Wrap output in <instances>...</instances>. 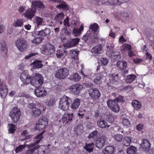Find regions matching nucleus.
<instances>
[{"label": "nucleus", "instance_id": "nucleus-1", "mask_svg": "<svg viewBox=\"0 0 154 154\" xmlns=\"http://www.w3.org/2000/svg\"><path fill=\"white\" fill-rule=\"evenodd\" d=\"M20 79L24 84L27 85L30 83L34 86L36 88L34 90L35 94L37 97H38V93L36 91L38 89V73H36L34 76L32 78L29 75L28 71L25 70L21 74Z\"/></svg>", "mask_w": 154, "mask_h": 154}, {"label": "nucleus", "instance_id": "nucleus-2", "mask_svg": "<svg viewBox=\"0 0 154 154\" xmlns=\"http://www.w3.org/2000/svg\"><path fill=\"white\" fill-rule=\"evenodd\" d=\"M39 45L41 52L43 54L49 55L53 54L55 52V47L50 43L45 45L39 42Z\"/></svg>", "mask_w": 154, "mask_h": 154}, {"label": "nucleus", "instance_id": "nucleus-3", "mask_svg": "<svg viewBox=\"0 0 154 154\" xmlns=\"http://www.w3.org/2000/svg\"><path fill=\"white\" fill-rule=\"evenodd\" d=\"M71 102V98L64 95L60 100L59 107L63 111H66L69 108V104Z\"/></svg>", "mask_w": 154, "mask_h": 154}, {"label": "nucleus", "instance_id": "nucleus-4", "mask_svg": "<svg viewBox=\"0 0 154 154\" xmlns=\"http://www.w3.org/2000/svg\"><path fill=\"white\" fill-rule=\"evenodd\" d=\"M69 72V70L66 67H62L56 71L55 76L58 79H64L68 76Z\"/></svg>", "mask_w": 154, "mask_h": 154}, {"label": "nucleus", "instance_id": "nucleus-5", "mask_svg": "<svg viewBox=\"0 0 154 154\" xmlns=\"http://www.w3.org/2000/svg\"><path fill=\"white\" fill-rule=\"evenodd\" d=\"M20 109L17 107H14L9 113V116L11 118L13 123L17 122L21 116Z\"/></svg>", "mask_w": 154, "mask_h": 154}, {"label": "nucleus", "instance_id": "nucleus-6", "mask_svg": "<svg viewBox=\"0 0 154 154\" xmlns=\"http://www.w3.org/2000/svg\"><path fill=\"white\" fill-rule=\"evenodd\" d=\"M15 45L19 50L21 52L26 51L28 46L27 41L22 38L18 39L16 41Z\"/></svg>", "mask_w": 154, "mask_h": 154}, {"label": "nucleus", "instance_id": "nucleus-7", "mask_svg": "<svg viewBox=\"0 0 154 154\" xmlns=\"http://www.w3.org/2000/svg\"><path fill=\"white\" fill-rule=\"evenodd\" d=\"M83 88V85L80 84L76 83L71 85L69 87V90L72 94L74 95H77L79 94Z\"/></svg>", "mask_w": 154, "mask_h": 154}, {"label": "nucleus", "instance_id": "nucleus-8", "mask_svg": "<svg viewBox=\"0 0 154 154\" xmlns=\"http://www.w3.org/2000/svg\"><path fill=\"white\" fill-rule=\"evenodd\" d=\"M89 96L94 100L98 99L101 96L100 91L96 88H91L88 91Z\"/></svg>", "mask_w": 154, "mask_h": 154}, {"label": "nucleus", "instance_id": "nucleus-9", "mask_svg": "<svg viewBox=\"0 0 154 154\" xmlns=\"http://www.w3.org/2000/svg\"><path fill=\"white\" fill-rule=\"evenodd\" d=\"M108 123L106 120L103 119H98L97 121V125L100 128H108L111 125L112 121H107Z\"/></svg>", "mask_w": 154, "mask_h": 154}, {"label": "nucleus", "instance_id": "nucleus-10", "mask_svg": "<svg viewBox=\"0 0 154 154\" xmlns=\"http://www.w3.org/2000/svg\"><path fill=\"white\" fill-rule=\"evenodd\" d=\"M0 96L2 99H5L7 95L8 90L7 85L3 84V81L0 80Z\"/></svg>", "mask_w": 154, "mask_h": 154}, {"label": "nucleus", "instance_id": "nucleus-11", "mask_svg": "<svg viewBox=\"0 0 154 154\" xmlns=\"http://www.w3.org/2000/svg\"><path fill=\"white\" fill-rule=\"evenodd\" d=\"M38 134L35 137L34 139H37L36 141L33 143H31L30 144H33L32 147L28 148L29 149H27L25 152L26 154H32L35 149H37L38 148V145H37L38 143Z\"/></svg>", "mask_w": 154, "mask_h": 154}, {"label": "nucleus", "instance_id": "nucleus-12", "mask_svg": "<svg viewBox=\"0 0 154 154\" xmlns=\"http://www.w3.org/2000/svg\"><path fill=\"white\" fill-rule=\"evenodd\" d=\"M43 77L42 75L39 74V84H40V85L39 86V97H44L47 94V92L44 88L40 87V86L43 84Z\"/></svg>", "mask_w": 154, "mask_h": 154}, {"label": "nucleus", "instance_id": "nucleus-13", "mask_svg": "<svg viewBox=\"0 0 154 154\" xmlns=\"http://www.w3.org/2000/svg\"><path fill=\"white\" fill-rule=\"evenodd\" d=\"M106 137L104 136H102L98 138L96 141V146L99 148H102L106 144Z\"/></svg>", "mask_w": 154, "mask_h": 154}, {"label": "nucleus", "instance_id": "nucleus-14", "mask_svg": "<svg viewBox=\"0 0 154 154\" xmlns=\"http://www.w3.org/2000/svg\"><path fill=\"white\" fill-rule=\"evenodd\" d=\"M80 39L75 38L72 39L70 41L64 44L65 47L69 48L74 47L77 45L80 41Z\"/></svg>", "mask_w": 154, "mask_h": 154}, {"label": "nucleus", "instance_id": "nucleus-15", "mask_svg": "<svg viewBox=\"0 0 154 154\" xmlns=\"http://www.w3.org/2000/svg\"><path fill=\"white\" fill-rule=\"evenodd\" d=\"M151 144L149 141L147 139H144L142 143L141 144V146L143 150L148 151L150 148Z\"/></svg>", "mask_w": 154, "mask_h": 154}, {"label": "nucleus", "instance_id": "nucleus-16", "mask_svg": "<svg viewBox=\"0 0 154 154\" xmlns=\"http://www.w3.org/2000/svg\"><path fill=\"white\" fill-rule=\"evenodd\" d=\"M50 30L48 28H45V29H43L39 31V42H41L42 40L44 39L42 38H40V36H45L50 34Z\"/></svg>", "mask_w": 154, "mask_h": 154}, {"label": "nucleus", "instance_id": "nucleus-17", "mask_svg": "<svg viewBox=\"0 0 154 154\" xmlns=\"http://www.w3.org/2000/svg\"><path fill=\"white\" fill-rule=\"evenodd\" d=\"M105 73L104 72H101L98 74L97 77L94 80V82L95 84L100 85L102 83L101 79L104 77Z\"/></svg>", "mask_w": 154, "mask_h": 154}, {"label": "nucleus", "instance_id": "nucleus-18", "mask_svg": "<svg viewBox=\"0 0 154 154\" xmlns=\"http://www.w3.org/2000/svg\"><path fill=\"white\" fill-rule=\"evenodd\" d=\"M35 10V9L33 10L32 8H28L24 14L25 16L27 18L31 19L34 16L36 12L34 10Z\"/></svg>", "mask_w": 154, "mask_h": 154}, {"label": "nucleus", "instance_id": "nucleus-19", "mask_svg": "<svg viewBox=\"0 0 154 154\" xmlns=\"http://www.w3.org/2000/svg\"><path fill=\"white\" fill-rule=\"evenodd\" d=\"M73 117V114H65L62 116V119L63 123L66 124L67 123L71 122L72 120Z\"/></svg>", "mask_w": 154, "mask_h": 154}, {"label": "nucleus", "instance_id": "nucleus-20", "mask_svg": "<svg viewBox=\"0 0 154 154\" xmlns=\"http://www.w3.org/2000/svg\"><path fill=\"white\" fill-rule=\"evenodd\" d=\"M48 124L47 119L44 117H41L39 119V130L44 128Z\"/></svg>", "mask_w": 154, "mask_h": 154}, {"label": "nucleus", "instance_id": "nucleus-21", "mask_svg": "<svg viewBox=\"0 0 154 154\" xmlns=\"http://www.w3.org/2000/svg\"><path fill=\"white\" fill-rule=\"evenodd\" d=\"M103 51L102 46L100 45L94 47L91 49V52L95 54H100Z\"/></svg>", "mask_w": 154, "mask_h": 154}, {"label": "nucleus", "instance_id": "nucleus-22", "mask_svg": "<svg viewBox=\"0 0 154 154\" xmlns=\"http://www.w3.org/2000/svg\"><path fill=\"white\" fill-rule=\"evenodd\" d=\"M0 50L3 54V56H5L8 51V48L5 41H3L2 43L0 42Z\"/></svg>", "mask_w": 154, "mask_h": 154}, {"label": "nucleus", "instance_id": "nucleus-23", "mask_svg": "<svg viewBox=\"0 0 154 154\" xmlns=\"http://www.w3.org/2000/svg\"><path fill=\"white\" fill-rule=\"evenodd\" d=\"M58 2L59 5L57 6V8L66 11H67L69 9V7L66 2L62 0H59Z\"/></svg>", "mask_w": 154, "mask_h": 154}, {"label": "nucleus", "instance_id": "nucleus-24", "mask_svg": "<svg viewBox=\"0 0 154 154\" xmlns=\"http://www.w3.org/2000/svg\"><path fill=\"white\" fill-rule=\"evenodd\" d=\"M115 152L114 147L112 146H106L105 149L103 151V154H112Z\"/></svg>", "mask_w": 154, "mask_h": 154}, {"label": "nucleus", "instance_id": "nucleus-25", "mask_svg": "<svg viewBox=\"0 0 154 154\" xmlns=\"http://www.w3.org/2000/svg\"><path fill=\"white\" fill-rule=\"evenodd\" d=\"M33 144H24L20 145L17 147L15 149V152L16 153H18L21 152L25 148L26 146H27L28 148L32 147Z\"/></svg>", "mask_w": 154, "mask_h": 154}, {"label": "nucleus", "instance_id": "nucleus-26", "mask_svg": "<svg viewBox=\"0 0 154 154\" xmlns=\"http://www.w3.org/2000/svg\"><path fill=\"white\" fill-rule=\"evenodd\" d=\"M80 103V100L78 98H76L72 103L71 106V108L73 110H75L78 108Z\"/></svg>", "mask_w": 154, "mask_h": 154}, {"label": "nucleus", "instance_id": "nucleus-27", "mask_svg": "<svg viewBox=\"0 0 154 154\" xmlns=\"http://www.w3.org/2000/svg\"><path fill=\"white\" fill-rule=\"evenodd\" d=\"M94 145L93 143H86L85 145L83 146V148L87 152H90L93 151Z\"/></svg>", "mask_w": 154, "mask_h": 154}, {"label": "nucleus", "instance_id": "nucleus-28", "mask_svg": "<svg viewBox=\"0 0 154 154\" xmlns=\"http://www.w3.org/2000/svg\"><path fill=\"white\" fill-rule=\"evenodd\" d=\"M128 1L129 0H117V2L114 0L111 1H107V3L111 5H121L124 3L128 2Z\"/></svg>", "mask_w": 154, "mask_h": 154}, {"label": "nucleus", "instance_id": "nucleus-29", "mask_svg": "<svg viewBox=\"0 0 154 154\" xmlns=\"http://www.w3.org/2000/svg\"><path fill=\"white\" fill-rule=\"evenodd\" d=\"M83 128L82 125H77L74 128V131L76 134L79 135L83 133Z\"/></svg>", "mask_w": 154, "mask_h": 154}, {"label": "nucleus", "instance_id": "nucleus-30", "mask_svg": "<svg viewBox=\"0 0 154 154\" xmlns=\"http://www.w3.org/2000/svg\"><path fill=\"white\" fill-rule=\"evenodd\" d=\"M116 66L120 69H124L127 66V63L125 61L119 60L117 62Z\"/></svg>", "mask_w": 154, "mask_h": 154}, {"label": "nucleus", "instance_id": "nucleus-31", "mask_svg": "<svg viewBox=\"0 0 154 154\" xmlns=\"http://www.w3.org/2000/svg\"><path fill=\"white\" fill-rule=\"evenodd\" d=\"M46 11V7L43 3L39 1V12L41 13V15L43 17H46V14L42 13L45 12Z\"/></svg>", "mask_w": 154, "mask_h": 154}, {"label": "nucleus", "instance_id": "nucleus-32", "mask_svg": "<svg viewBox=\"0 0 154 154\" xmlns=\"http://www.w3.org/2000/svg\"><path fill=\"white\" fill-rule=\"evenodd\" d=\"M99 26L98 24L96 23H94L93 24H91L89 26V29H91L94 33L98 32Z\"/></svg>", "mask_w": 154, "mask_h": 154}, {"label": "nucleus", "instance_id": "nucleus-33", "mask_svg": "<svg viewBox=\"0 0 154 154\" xmlns=\"http://www.w3.org/2000/svg\"><path fill=\"white\" fill-rule=\"evenodd\" d=\"M137 151V149L136 147L131 145L127 149V152L128 154H135Z\"/></svg>", "mask_w": 154, "mask_h": 154}, {"label": "nucleus", "instance_id": "nucleus-34", "mask_svg": "<svg viewBox=\"0 0 154 154\" xmlns=\"http://www.w3.org/2000/svg\"><path fill=\"white\" fill-rule=\"evenodd\" d=\"M81 79V76L77 73L72 75L69 78L70 80L75 82L79 81Z\"/></svg>", "mask_w": 154, "mask_h": 154}, {"label": "nucleus", "instance_id": "nucleus-35", "mask_svg": "<svg viewBox=\"0 0 154 154\" xmlns=\"http://www.w3.org/2000/svg\"><path fill=\"white\" fill-rule=\"evenodd\" d=\"M114 47V45L112 44H109L107 45L106 46V54L110 56L113 52V49Z\"/></svg>", "mask_w": 154, "mask_h": 154}, {"label": "nucleus", "instance_id": "nucleus-36", "mask_svg": "<svg viewBox=\"0 0 154 154\" xmlns=\"http://www.w3.org/2000/svg\"><path fill=\"white\" fill-rule=\"evenodd\" d=\"M114 60H118L120 59V52L118 51H114L110 56Z\"/></svg>", "mask_w": 154, "mask_h": 154}, {"label": "nucleus", "instance_id": "nucleus-37", "mask_svg": "<svg viewBox=\"0 0 154 154\" xmlns=\"http://www.w3.org/2000/svg\"><path fill=\"white\" fill-rule=\"evenodd\" d=\"M66 54V51L65 49L59 50L57 51L56 55L58 58H60L63 57Z\"/></svg>", "mask_w": 154, "mask_h": 154}, {"label": "nucleus", "instance_id": "nucleus-38", "mask_svg": "<svg viewBox=\"0 0 154 154\" xmlns=\"http://www.w3.org/2000/svg\"><path fill=\"white\" fill-rule=\"evenodd\" d=\"M23 21L22 19H17L14 21L13 26L16 27H21L23 26Z\"/></svg>", "mask_w": 154, "mask_h": 154}, {"label": "nucleus", "instance_id": "nucleus-39", "mask_svg": "<svg viewBox=\"0 0 154 154\" xmlns=\"http://www.w3.org/2000/svg\"><path fill=\"white\" fill-rule=\"evenodd\" d=\"M111 82L114 83H116L119 79V77L118 73L117 74H112L110 77Z\"/></svg>", "mask_w": 154, "mask_h": 154}, {"label": "nucleus", "instance_id": "nucleus-40", "mask_svg": "<svg viewBox=\"0 0 154 154\" xmlns=\"http://www.w3.org/2000/svg\"><path fill=\"white\" fill-rule=\"evenodd\" d=\"M132 104L133 107L137 109L141 107V103L138 100H134L132 102Z\"/></svg>", "mask_w": 154, "mask_h": 154}, {"label": "nucleus", "instance_id": "nucleus-41", "mask_svg": "<svg viewBox=\"0 0 154 154\" xmlns=\"http://www.w3.org/2000/svg\"><path fill=\"white\" fill-rule=\"evenodd\" d=\"M131 141V139L130 137H125L123 140V144L125 146H128L130 145Z\"/></svg>", "mask_w": 154, "mask_h": 154}, {"label": "nucleus", "instance_id": "nucleus-42", "mask_svg": "<svg viewBox=\"0 0 154 154\" xmlns=\"http://www.w3.org/2000/svg\"><path fill=\"white\" fill-rule=\"evenodd\" d=\"M107 103L108 106L110 109L115 106V105L118 104L117 102H116L114 100L109 99L107 101Z\"/></svg>", "mask_w": 154, "mask_h": 154}, {"label": "nucleus", "instance_id": "nucleus-43", "mask_svg": "<svg viewBox=\"0 0 154 154\" xmlns=\"http://www.w3.org/2000/svg\"><path fill=\"white\" fill-rule=\"evenodd\" d=\"M113 137L116 142H120L122 140L124 137L122 135L120 134H118L114 135Z\"/></svg>", "mask_w": 154, "mask_h": 154}, {"label": "nucleus", "instance_id": "nucleus-44", "mask_svg": "<svg viewBox=\"0 0 154 154\" xmlns=\"http://www.w3.org/2000/svg\"><path fill=\"white\" fill-rule=\"evenodd\" d=\"M136 78L135 76L133 75H130L127 76L126 81L127 82L130 83L134 81Z\"/></svg>", "mask_w": 154, "mask_h": 154}, {"label": "nucleus", "instance_id": "nucleus-45", "mask_svg": "<svg viewBox=\"0 0 154 154\" xmlns=\"http://www.w3.org/2000/svg\"><path fill=\"white\" fill-rule=\"evenodd\" d=\"M91 37V34L90 31H88L86 34L83 36L82 39L85 42H86L89 39H90Z\"/></svg>", "mask_w": 154, "mask_h": 154}, {"label": "nucleus", "instance_id": "nucleus-46", "mask_svg": "<svg viewBox=\"0 0 154 154\" xmlns=\"http://www.w3.org/2000/svg\"><path fill=\"white\" fill-rule=\"evenodd\" d=\"M48 147L44 145L39 146V154H44L45 153L46 150L47 149Z\"/></svg>", "mask_w": 154, "mask_h": 154}, {"label": "nucleus", "instance_id": "nucleus-47", "mask_svg": "<svg viewBox=\"0 0 154 154\" xmlns=\"http://www.w3.org/2000/svg\"><path fill=\"white\" fill-rule=\"evenodd\" d=\"M71 55L73 58L75 60L77 59L79 51L73 50H71Z\"/></svg>", "mask_w": 154, "mask_h": 154}, {"label": "nucleus", "instance_id": "nucleus-48", "mask_svg": "<svg viewBox=\"0 0 154 154\" xmlns=\"http://www.w3.org/2000/svg\"><path fill=\"white\" fill-rule=\"evenodd\" d=\"M131 46L129 44H125L121 47V50L122 51H128L131 49Z\"/></svg>", "mask_w": 154, "mask_h": 154}, {"label": "nucleus", "instance_id": "nucleus-49", "mask_svg": "<svg viewBox=\"0 0 154 154\" xmlns=\"http://www.w3.org/2000/svg\"><path fill=\"white\" fill-rule=\"evenodd\" d=\"M98 131L97 130H95L91 132L88 136L89 139L91 138H96L97 136Z\"/></svg>", "mask_w": 154, "mask_h": 154}, {"label": "nucleus", "instance_id": "nucleus-50", "mask_svg": "<svg viewBox=\"0 0 154 154\" xmlns=\"http://www.w3.org/2000/svg\"><path fill=\"white\" fill-rule=\"evenodd\" d=\"M64 17V14L61 12L57 14L54 17V19L57 20H62Z\"/></svg>", "mask_w": 154, "mask_h": 154}, {"label": "nucleus", "instance_id": "nucleus-51", "mask_svg": "<svg viewBox=\"0 0 154 154\" xmlns=\"http://www.w3.org/2000/svg\"><path fill=\"white\" fill-rule=\"evenodd\" d=\"M38 7V1H35L32 3V9H34L36 11V8Z\"/></svg>", "mask_w": 154, "mask_h": 154}, {"label": "nucleus", "instance_id": "nucleus-52", "mask_svg": "<svg viewBox=\"0 0 154 154\" xmlns=\"http://www.w3.org/2000/svg\"><path fill=\"white\" fill-rule=\"evenodd\" d=\"M110 109L115 112H118L120 110V107L118 104L117 105H115V106Z\"/></svg>", "mask_w": 154, "mask_h": 154}, {"label": "nucleus", "instance_id": "nucleus-53", "mask_svg": "<svg viewBox=\"0 0 154 154\" xmlns=\"http://www.w3.org/2000/svg\"><path fill=\"white\" fill-rule=\"evenodd\" d=\"M124 97L122 96H119L117 98L115 99L114 100L117 103L119 102L124 103Z\"/></svg>", "mask_w": 154, "mask_h": 154}, {"label": "nucleus", "instance_id": "nucleus-54", "mask_svg": "<svg viewBox=\"0 0 154 154\" xmlns=\"http://www.w3.org/2000/svg\"><path fill=\"white\" fill-rule=\"evenodd\" d=\"M84 86L87 88H92L93 86V83L90 81H86L84 84Z\"/></svg>", "mask_w": 154, "mask_h": 154}, {"label": "nucleus", "instance_id": "nucleus-55", "mask_svg": "<svg viewBox=\"0 0 154 154\" xmlns=\"http://www.w3.org/2000/svg\"><path fill=\"white\" fill-rule=\"evenodd\" d=\"M72 34L75 36H77L79 35L81 33L80 31H79L77 28H74L72 31Z\"/></svg>", "mask_w": 154, "mask_h": 154}, {"label": "nucleus", "instance_id": "nucleus-56", "mask_svg": "<svg viewBox=\"0 0 154 154\" xmlns=\"http://www.w3.org/2000/svg\"><path fill=\"white\" fill-rule=\"evenodd\" d=\"M33 69L38 68V60H36L34 61L31 64Z\"/></svg>", "mask_w": 154, "mask_h": 154}, {"label": "nucleus", "instance_id": "nucleus-57", "mask_svg": "<svg viewBox=\"0 0 154 154\" xmlns=\"http://www.w3.org/2000/svg\"><path fill=\"white\" fill-rule=\"evenodd\" d=\"M122 122L123 125L125 126H128L130 124L129 121L126 117H124L123 118Z\"/></svg>", "mask_w": 154, "mask_h": 154}, {"label": "nucleus", "instance_id": "nucleus-58", "mask_svg": "<svg viewBox=\"0 0 154 154\" xmlns=\"http://www.w3.org/2000/svg\"><path fill=\"white\" fill-rule=\"evenodd\" d=\"M101 63L103 65H106L107 64L108 60L106 58H102L100 60Z\"/></svg>", "mask_w": 154, "mask_h": 154}, {"label": "nucleus", "instance_id": "nucleus-59", "mask_svg": "<svg viewBox=\"0 0 154 154\" xmlns=\"http://www.w3.org/2000/svg\"><path fill=\"white\" fill-rule=\"evenodd\" d=\"M28 107L32 111L35 109H36V106L35 104L31 103L28 105Z\"/></svg>", "mask_w": 154, "mask_h": 154}, {"label": "nucleus", "instance_id": "nucleus-60", "mask_svg": "<svg viewBox=\"0 0 154 154\" xmlns=\"http://www.w3.org/2000/svg\"><path fill=\"white\" fill-rule=\"evenodd\" d=\"M32 116L34 117H37L38 116V109L36 108V109H35L32 111Z\"/></svg>", "mask_w": 154, "mask_h": 154}, {"label": "nucleus", "instance_id": "nucleus-61", "mask_svg": "<svg viewBox=\"0 0 154 154\" xmlns=\"http://www.w3.org/2000/svg\"><path fill=\"white\" fill-rule=\"evenodd\" d=\"M86 127L88 129H92L94 127V124L92 122H88L86 125Z\"/></svg>", "mask_w": 154, "mask_h": 154}, {"label": "nucleus", "instance_id": "nucleus-62", "mask_svg": "<svg viewBox=\"0 0 154 154\" xmlns=\"http://www.w3.org/2000/svg\"><path fill=\"white\" fill-rule=\"evenodd\" d=\"M146 60H150L152 58V56L151 55L148 53H146Z\"/></svg>", "mask_w": 154, "mask_h": 154}, {"label": "nucleus", "instance_id": "nucleus-63", "mask_svg": "<svg viewBox=\"0 0 154 154\" xmlns=\"http://www.w3.org/2000/svg\"><path fill=\"white\" fill-rule=\"evenodd\" d=\"M143 127V125L141 123L138 124L137 125L136 129L138 131L141 130Z\"/></svg>", "mask_w": 154, "mask_h": 154}, {"label": "nucleus", "instance_id": "nucleus-64", "mask_svg": "<svg viewBox=\"0 0 154 154\" xmlns=\"http://www.w3.org/2000/svg\"><path fill=\"white\" fill-rule=\"evenodd\" d=\"M39 28H41L42 25H44V22L43 21V19L39 17Z\"/></svg>", "mask_w": 154, "mask_h": 154}]
</instances>
